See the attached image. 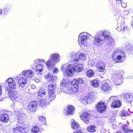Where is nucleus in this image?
<instances>
[{
	"mask_svg": "<svg viewBox=\"0 0 133 133\" xmlns=\"http://www.w3.org/2000/svg\"><path fill=\"white\" fill-rule=\"evenodd\" d=\"M35 71L37 73H39L41 75L43 69V66L41 64H38L36 65Z\"/></svg>",
	"mask_w": 133,
	"mask_h": 133,
	"instance_id": "obj_30",
	"label": "nucleus"
},
{
	"mask_svg": "<svg viewBox=\"0 0 133 133\" xmlns=\"http://www.w3.org/2000/svg\"><path fill=\"white\" fill-rule=\"evenodd\" d=\"M39 81V79H37L36 80V82H38Z\"/></svg>",
	"mask_w": 133,
	"mask_h": 133,
	"instance_id": "obj_52",
	"label": "nucleus"
},
{
	"mask_svg": "<svg viewBox=\"0 0 133 133\" xmlns=\"http://www.w3.org/2000/svg\"><path fill=\"white\" fill-rule=\"evenodd\" d=\"M77 85L69 84L67 79H64L62 80L60 85V89L63 92L71 95L77 91Z\"/></svg>",
	"mask_w": 133,
	"mask_h": 133,
	"instance_id": "obj_3",
	"label": "nucleus"
},
{
	"mask_svg": "<svg viewBox=\"0 0 133 133\" xmlns=\"http://www.w3.org/2000/svg\"><path fill=\"white\" fill-rule=\"evenodd\" d=\"M121 5L122 6L123 8H125L127 6V4L125 3L121 2Z\"/></svg>",
	"mask_w": 133,
	"mask_h": 133,
	"instance_id": "obj_42",
	"label": "nucleus"
},
{
	"mask_svg": "<svg viewBox=\"0 0 133 133\" xmlns=\"http://www.w3.org/2000/svg\"><path fill=\"white\" fill-rule=\"evenodd\" d=\"M56 88V85L55 84L53 83L49 84L48 86L49 92L48 96L54 99L56 96L54 92V91L55 90Z\"/></svg>",
	"mask_w": 133,
	"mask_h": 133,
	"instance_id": "obj_12",
	"label": "nucleus"
},
{
	"mask_svg": "<svg viewBox=\"0 0 133 133\" xmlns=\"http://www.w3.org/2000/svg\"><path fill=\"white\" fill-rule=\"evenodd\" d=\"M45 78L49 82H52L54 80V76L52 74H48L45 76Z\"/></svg>",
	"mask_w": 133,
	"mask_h": 133,
	"instance_id": "obj_29",
	"label": "nucleus"
},
{
	"mask_svg": "<svg viewBox=\"0 0 133 133\" xmlns=\"http://www.w3.org/2000/svg\"><path fill=\"white\" fill-rule=\"evenodd\" d=\"M9 95L10 98L13 101H15L20 103L23 102L22 96L16 91H10L9 93Z\"/></svg>",
	"mask_w": 133,
	"mask_h": 133,
	"instance_id": "obj_9",
	"label": "nucleus"
},
{
	"mask_svg": "<svg viewBox=\"0 0 133 133\" xmlns=\"http://www.w3.org/2000/svg\"><path fill=\"white\" fill-rule=\"evenodd\" d=\"M15 129L18 130L22 132H25V129L21 126L17 127Z\"/></svg>",
	"mask_w": 133,
	"mask_h": 133,
	"instance_id": "obj_37",
	"label": "nucleus"
},
{
	"mask_svg": "<svg viewBox=\"0 0 133 133\" xmlns=\"http://www.w3.org/2000/svg\"><path fill=\"white\" fill-rule=\"evenodd\" d=\"M106 106L105 103L102 102L98 103L97 106V109L99 112H102L106 110Z\"/></svg>",
	"mask_w": 133,
	"mask_h": 133,
	"instance_id": "obj_23",
	"label": "nucleus"
},
{
	"mask_svg": "<svg viewBox=\"0 0 133 133\" xmlns=\"http://www.w3.org/2000/svg\"><path fill=\"white\" fill-rule=\"evenodd\" d=\"M121 96L125 101L127 102L131 103L133 99V95L129 93H125L122 94Z\"/></svg>",
	"mask_w": 133,
	"mask_h": 133,
	"instance_id": "obj_17",
	"label": "nucleus"
},
{
	"mask_svg": "<svg viewBox=\"0 0 133 133\" xmlns=\"http://www.w3.org/2000/svg\"><path fill=\"white\" fill-rule=\"evenodd\" d=\"M120 96H111L107 100L108 102H111V107L113 108H119L122 105L121 102L119 99Z\"/></svg>",
	"mask_w": 133,
	"mask_h": 133,
	"instance_id": "obj_7",
	"label": "nucleus"
},
{
	"mask_svg": "<svg viewBox=\"0 0 133 133\" xmlns=\"http://www.w3.org/2000/svg\"><path fill=\"white\" fill-rule=\"evenodd\" d=\"M72 64H69L68 65L65 64L62 66L63 70V74L66 77H70L72 75L73 71L78 72H81L84 69V66L82 64H79L73 67Z\"/></svg>",
	"mask_w": 133,
	"mask_h": 133,
	"instance_id": "obj_2",
	"label": "nucleus"
},
{
	"mask_svg": "<svg viewBox=\"0 0 133 133\" xmlns=\"http://www.w3.org/2000/svg\"><path fill=\"white\" fill-rule=\"evenodd\" d=\"M54 98L48 96L43 99L40 100L39 102V105L41 106L44 107L49 104L50 102L53 100Z\"/></svg>",
	"mask_w": 133,
	"mask_h": 133,
	"instance_id": "obj_15",
	"label": "nucleus"
},
{
	"mask_svg": "<svg viewBox=\"0 0 133 133\" xmlns=\"http://www.w3.org/2000/svg\"><path fill=\"white\" fill-rule=\"evenodd\" d=\"M49 58L56 63L59 62L60 60V55L57 53H54L50 54L49 56Z\"/></svg>",
	"mask_w": 133,
	"mask_h": 133,
	"instance_id": "obj_16",
	"label": "nucleus"
},
{
	"mask_svg": "<svg viewBox=\"0 0 133 133\" xmlns=\"http://www.w3.org/2000/svg\"><path fill=\"white\" fill-rule=\"evenodd\" d=\"M56 63L50 59L48 60L45 63V65L48 70H52L56 65Z\"/></svg>",
	"mask_w": 133,
	"mask_h": 133,
	"instance_id": "obj_21",
	"label": "nucleus"
},
{
	"mask_svg": "<svg viewBox=\"0 0 133 133\" xmlns=\"http://www.w3.org/2000/svg\"><path fill=\"white\" fill-rule=\"evenodd\" d=\"M19 111H14V115H17V114H18V113H19Z\"/></svg>",
	"mask_w": 133,
	"mask_h": 133,
	"instance_id": "obj_50",
	"label": "nucleus"
},
{
	"mask_svg": "<svg viewBox=\"0 0 133 133\" xmlns=\"http://www.w3.org/2000/svg\"><path fill=\"white\" fill-rule=\"evenodd\" d=\"M40 62H43L45 63L46 62H45V61L43 59H40Z\"/></svg>",
	"mask_w": 133,
	"mask_h": 133,
	"instance_id": "obj_49",
	"label": "nucleus"
},
{
	"mask_svg": "<svg viewBox=\"0 0 133 133\" xmlns=\"http://www.w3.org/2000/svg\"><path fill=\"white\" fill-rule=\"evenodd\" d=\"M117 3H121L122 2V0H116Z\"/></svg>",
	"mask_w": 133,
	"mask_h": 133,
	"instance_id": "obj_48",
	"label": "nucleus"
},
{
	"mask_svg": "<svg viewBox=\"0 0 133 133\" xmlns=\"http://www.w3.org/2000/svg\"><path fill=\"white\" fill-rule=\"evenodd\" d=\"M129 110H130L129 109H128V111L130 112V113H132L133 112H130V111H129Z\"/></svg>",
	"mask_w": 133,
	"mask_h": 133,
	"instance_id": "obj_56",
	"label": "nucleus"
},
{
	"mask_svg": "<svg viewBox=\"0 0 133 133\" xmlns=\"http://www.w3.org/2000/svg\"><path fill=\"white\" fill-rule=\"evenodd\" d=\"M110 32L108 30L98 31L96 32L94 41V45L98 46L100 44L114 45L115 41L110 36Z\"/></svg>",
	"mask_w": 133,
	"mask_h": 133,
	"instance_id": "obj_1",
	"label": "nucleus"
},
{
	"mask_svg": "<svg viewBox=\"0 0 133 133\" xmlns=\"http://www.w3.org/2000/svg\"><path fill=\"white\" fill-rule=\"evenodd\" d=\"M2 14V10L0 9V15Z\"/></svg>",
	"mask_w": 133,
	"mask_h": 133,
	"instance_id": "obj_51",
	"label": "nucleus"
},
{
	"mask_svg": "<svg viewBox=\"0 0 133 133\" xmlns=\"http://www.w3.org/2000/svg\"><path fill=\"white\" fill-rule=\"evenodd\" d=\"M132 26H133V23H132Z\"/></svg>",
	"mask_w": 133,
	"mask_h": 133,
	"instance_id": "obj_58",
	"label": "nucleus"
},
{
	"mask_svg": "<svg viewBox=\"0 0 133 133\" xmlns=\"http://www.w3.org/2000/svg\"><path fill=\"white\" fill-rule=\"evenodd\" d=\"M113 112H114V113L115 114H114L115 115H116V114L117 113V112L116 111H113Z\"/></svg>",
	"mask_w": 133,
	"mask_h": 133,
	"instance_id": "obj_53",
	"label": "nucleus"
},
{
	"mask_svg": "<svg viewBox=\"0 0 133 133\" xmlns=\"http://www.w3.org/2000/svg\"><path fill=\"white\" fill-rule=\"evenodd\" d=\"M122 19V18L121 17H119L118 20L117 21L119 23H117L116 29L119 32L122 31L124 34H129V28L125 25V23L124 21L121 20Z\"/></svg>",
	"mask_w": 133,
	"mask_h": 133,
	"instance_id": "obj_4",
	"label": "nucleus"
},
{
	"mask_svg": "<svg viewBox=\"0 0 133 133\" xmlns=\"http://www.w3.org/2000/svg\"><path fill=\"white\" fill-rule=\"evenodd\" d=\"M86 74L88 77L90 78L94 76V72L92 70H89L87 71Z\"/></svg>",
	"mask_w": 133,
	"mask_h": 133,
	"instance_id": "obj_34",
	"label": "nucleus"
},
{
	"mask_svg": "<svg viewBox=\"0 0 133 133\" xmlns=\"http://www.w3.org/2000/svg\"><path fill=\"white\" fill-rule=\"evenodd\" d=\"M19 116L17 118L18 123L17 125H19V123L22 124L25 122L27 119L26 115L24 114H20Z\"/></svg>",
	"mask_w": 133,
	"mask_h": 133,
	"instance_id": "obj_24",
	"label": "nucleus"
},
{
	"mask_svg": "<svg viewBox=\"0 0 133 133\" xmlns=\"http://www.w3.org/2000/svg\"><path fill=\"white\" fill-rule=\"evenodd\" d=\"M94 98L93 93L92 92H90L87 95L82 97L80 99V101L84 104H86L89 102L92 101Z\"/></svg>",
	"mask_w": 133,
	"mask_h": 133,
	"instance_id": "obj_10",
	"label": "nucleus"
},
{
	"mask_svg": "<svg viewBox=\"0 0 133 133\" xmlns=\"http://www.w3.org/2000/svg\"><path fill=\"white\" fill-rule=\"evenodd\" d=\"M124 73V71L122 70L117 71L112 76L115 85H118L122 83L123 74Z\"/></svg>",
	"mask_w": 133,
	"mask_h": 133,
	"instance_id": "obj_8",
	"label": "nucleus"
},
{
	"mask_svg": "<svg viewBox=\"0 0 133 133\" xmlns=\"http://www.w3.org/2000/svg\"><path fill=\"white\" fill-rule=\"evenodd\" d=\"M125 54L122 51L117 49L115 50L112 55V58L115 59V62L117 63L122 62L125 58Z\"/></svg>",
	"mask_w": 133,
	"mask_h": 133,
	"instance_id": "obj_6",
	"label": "nucleus"
},
{
	"mask_svg": "<svg viewBox=\"0 0 133 133\" xmlns=\"http://www.w3.org/2000/svg\"><path fill=\"white\" fill-rule=\"evenodd\" d=\"M101 87L102 91L104 92H107L111 89L110 85L107 82L102 83Z\"/></svg>",
	"mask_w": 133,
	"mask_h": 133,
	"instance_id": "obj_26",
	"label": "nucleus"
},
{
	"mask_svg": "<svg viewBox=\"0 0 133 133\" xmlns=\"http://www.w3.org/2000/svg\"><path fill=\"white\" fill-rule=\"evenodd\" d=\"M129 14V12L127 10H125L124 11V14L125 15H127Z\"/></svg>",
	"mask_w": 133,
	"mask_h": 133,
	"instance_id": "obj_47",
	"label": "nucleus"
},
{
	"mask_svg": "<svg viewBox=\"0 0 133 133\" xmlns=\"http://www.w3.org/2000/svg\"><path fill=\"white\" fill-rule=\"evenodd\" d=\"M101 133H102V132H101Z\"/></svg>",
	"mask_w": 133,
	"mask_h": 133,
	"instance_id": "obj_59",
	"label": "nucleus"
},
{
	"mask_svg": "<svg viewBox=\"0 0 133 133\" xmlns=\"http://www.w3.org/2000/svg\"><path fill=\"white\" fill-rule=\"evenodd\" d=\"M54 69L53 72L54 73H56L58 72V69L57 68L54 67Z\"/></svg>",
	"mask_w": 133,
	"mask_h": 133,
	"instance_id": "obj_43",
	"label": "nucleus"
},
{
	"mask_svg": "<svg viewBox=\"0 0 133 133\" xmlns=\"http://www.w3.org/2000/svg\"><path fill=\"white\" fill-rule=\"evenodd\" d=\"M3 99L2 98H0V101H2V100Z\"/></svg>",
	"mask_w": 133,
	"mask_h": 133,
	"instance_id": "obj_57",
	"label": "nucleus"
},
{
	"mask_svg": "<svg viewBox=\"0 0 133 133\" xmlns=\"http://www.w3.org/2000/svg\"><path fill=\"white\" fill-rule=\"evenodd\" d=\"M41 63L40 62V59H36L34 62V65H36L37 64H41Z\"/></svg>",
	"mask_w": 133,
	"mask_h": 133,
	"instance_id": "obj_40",
	"label": "nucleus"
},
{
	"mask_svg": "<svg viewBox=\"0 0 133 133\" xmlns=\"http://www.w3.org/2000/svg\"><path fill=\"white\" fill-rule=\"evenodd\" d=\"M121 115L122 116H126L130 115L127 112V111H122Z\"/></svg>",
	"mask_w": 133,
	"mask_h": 133,
	"instance_id": "obj_39",
	"label": "nucleus"
},
{
	"mask_svg": "<svg viewBox=\"0 0 133 133\" xmlns=\"http://www.w3.org/2000/svg\"><path fill=\"white\" fill-rule=\"evenodd\" d=\"M70 123L71 125L72 128L74 129H78L80 126V125L77 123L73 119H72L70 120Z\"/></svg>",
	"mask_w": 133,
	"mask_h": 133,
	"instance_id": "obj_27",
	"label": "nucleus"
},
{
	"mask_svg": "<svg viewBox=\"0 0 133 133\" xmlns=\"http://www.w3.org/2000/svg\"><path fill=\"white\" fill-rule=\"evenodd\" d=\"M74 133H83L82 131L81 130H77L74 132Z\"/></svg>",
	"mask_w": 133,
	"mask_h": 133,
	"instance_id": "obj_46",
	"label": "nucleus"
},
{
	"mask_svg": "<svg viewBox=\"0 0 133 133\" xmlns=\"http://www.w3.org/2000/svg\"><path fill=\"white\" fill-rule=\"evenodd\" d=\"M38 120L39 121L44 123L46 121L45 118L43 116H40L38 117Z\"/></svg>",
	"mask_w": 133,
	"mask_h": 133,
	"instance_id": "obj_38",
	"label": "nucleus"
},
{
	"mask_svg": "<svg viewBox=\"0 0 133 133\" xmlns=\"http://www.w3.org/2000/svg\"><path fill=\"white\" fill-rule=\"evenodd\" d=\"M103 131H104V133H106V130H105V129H103Z\"/></svg>",
	"mask_w": 133,
	"mask_h": 133,
	"instance_id": "obj_55",
	"label": "nucleus"
},
{
	"mask_svg": "<svg viewBox=\"0 0 133 133\" xmlns=\"http://www.w3.org/2000/svg\"><path fill=\"white\" fill-rule=\"evenodd\" d=\"M90 84L93 87L97 88L98 87L99 84V81L97 79H94L91 81Z\"/></svg>",
	"mask_w": 133,
	"mask_h": 133,
	"instance_id": "obj_32",
	"label": "nucleus"
},
{
	"mask_svg": "<svg viewBox=\"0 0 133 133\" xmlns=\"http://www.w3.org/2000/svg\"><path fill=\"white\" fill-rule=\"evenodd\" d=\"M15 79L18 81L19 85L22 88L25 86L28 81L27 79L25 77L16 76L15 77Z\"/></svg>",
	"mask_w": 133,
	"mask_h": 133,
	"instance_id": "obj_13",
	"label": "nucleus"
},
{
	"mask_svg": "<svg viewBox=\"0 0 133 133\" xmlns=\"http://www.w3.org/2000/svg\"><path fill=\"white\" fill-rule=\"evenodd\" d=\"M89 36H91V35L86 32L81 33L79 35L78 38L79 45H82L85 47H87L88 45L87 41Z\"/></svg>",
	"mask_w": 133,
	"mask_h": 133,
	"instance_id": "obj_5",
	"label": "nucleus"
},
{
	"mask_svg": "<svg viewBox=\"0 0 133 133\" xmlns=\"http://www.w3.org/2000/svg\"><path fill=\"white\" fill-rule=\"evenodd\" d=\"M10 8L6 7L4 8L2 10V14L3 16H6L8 14L10 10Z\"/></svg>",
	"mask_w": 133,
	"mask_h": 133,
	"instance_id": "obj_33",
	"label": "nucleus"
},
{
	"mask_svg": "<svg viewBox=\"0 0 133 133\" xmlns=\"http://www.w3.org/2000/svg\"><path fill=\"white\" fill-rule=\"evenodd\" d=\"M97 69L100 72H102L103 74L105 72V63L102 62H99L97 64Z\"/></svg>",
	"mask_w": 133,
	"mask_h": 133,
	"instance_id": "obj_20",
	"label": "nucleus"
},
{
	"mask_svg": "<svg viewBox=\"0 0 133 133\" xmlns=\"http://www.w3.org/2000/svg\"><path fill=\"white\" fill-rule=\"evenodd\" d=\"M90 115L88 112H83L80 116V117L81 120L86 124L89 123Z\"/></svg>",
	"mask_w": 133,
	"mask_h": 133,
	"instance_id": "obj_14",
	"label": "nucleus"
},
{
	"mask_svg": "<svg viewBox=\"0 0 133 133\" xmlns=\"http://www.w3.org/2000/svg\"><path fill=\"white\" fill-rule=\"evenodd\" d=\"M21 76H26L28 78H31L34 76V73L31 70H24L20 74Z\"/></svg>",
	"mask_w": 133,
	"mask_h": 133,
	"instance_id": "obj_19",
	"label": "nucleus"
},
{
	"mask_svg": "<svg viewBox=\"0 0 133 133\" xmlns=\"http://www.w3.org/2000/svg\"><path fill=\"white\" fill-rule=\"evenodd\" d=\"M96 126L95 125L92 124L88 127L87 130L88 132H94L96 131Z\"/></svg>",
	"mask_w": 133,
	"mask_h": 133,
	"instance_id": "obj_31",
	"label": "nucleus"
},
{
	"mask_svg": "<svg viewBox=\"0 0 133 133\" xmlns=\"http://www.w3.org/2000/svg\"><path fill=\"white\" fill-rule=\"evenodd\" d=\"M126 47L127 48L131 50H132L133 49L132 47L130 46V45H129L128 46L126 45Z\"/></svg>",
	"mask_w": 133,
	"mask_h": 133,
	"instance_id": "obj_44",
	"label": "nucleus"
},
{
	"mask_svg": "<svg viewBox=\"0 0 133 133\" xmlns=\"http://www.w3.org/2000/svg\"><path fill=\"white\" fill-rule=\"evenodd\" d=\"M116 133H122L120 131H119L118 132H116Z\"/></svg>",
	"mask_w": 133,
	"mask_h": 133,
	"instance_id": "obj_54",
	"label": "nucleus"
},
{
	"mask_svg": "<svg viewBox=\"0 0 133 133\" xmlns=\"http://www.w3.org/2000/svg\"><path fill=\"white\" fill-rule=\"evenodd\" d=\"M39 127L38 126H33L31 129V131L33 133H37L39 131Z\"/></svg>",
	"mask_w": 133,
	"mask_h": 133,
	"instance_id": "obj_35",
	"label": "nucleus"
},
{
	"mask_svg": "<svg viewBox=\"0 0 133 133\" xmlns=\"http://www.w3.org/2000/svg\"><path fill=\"white\" fill-rule=\"evenodd\" d=\"M46 92L45 90H42L41 89L38 92V96L40 97L44 96L45 95Z\"/></svg>",
	"mask_w": 133,
	"mask_h": 133,
	"instance_id": "obj_36",
	"label": "nucleus"
},
{
	"mask_svg": "<svg viewBox=\"0 0 133 133\" xmlns=\"http://www.w3.org/2000/svg\"><path fill=\"white\" fill-rule=\"evenodd\" d=\"M124 130L126 132H133V130H131L128 128H124Z\"/></svg>",
	"mask_w": 133,
	"mask_h": 133,
	"instance_id": "obj_41",
	"label": "nucleus"
},
{
	"mask_svg": "<svg viewBox=\"0 0 133 133\" xmlns=\"http://www.w3.org/2000/svg\"><path fill=\"white\" fill-rule=\"evenodd\" d=\"M79 52L77 53H72L71 54V58L77 62L79 59L84 60L86 58V55L83 53L79 54Z\"/></svg>",
	"mask_w": 133,
	"mask_h": 133,
	"instance_id": "obj_11",
	"label": "nucleus"
},
{
	"mask_svg": "<svg viewBox=\"0 0 133 133\" xmlns=\"http://www.w3.org/2000/svg\"><path fill=\"white\" fill-rule=\"evenodd\" d=\"M66 112L65 114L67 115H72L73 114L74 111V108L72 105H69L67 108Z\"/></svg>",
	"mask_w": 133,
	"mask_h": 133,
	"instance_id": "obj_28",
	"label": "nucleus"
},
{
	"mask_svg": "<svg viewBox=\"0 0 133 133\" xmlns=\"http://www.w3.org/2000/svg\"><path fill=\"white\" fill-rule=\"evenodd\" d=\"M71 84L74 85H77V89L78 91V89H79V87H81V85H83L84 82L83 80L82 79L80 78H78L74 79L73 81L72 82Z\"/></svg>",
	"mask_w": 133,
	"mask_h": 133,
	"instance_id": "obj_22",
	"label": "nucleus"
},
{
	"mask_svg": "<svg viewBox=\"0 0 133 133\" xmlns=\"http://www.w3.org/2000/svg\"><path fill=\"white\" fill-rule=\"evenodd\" d=\"M37 103L34 101L31 102L28 106V110L30 112H35L37 109Z\"/></svg>",
	"mask_w": 133,
	"mask_h": 133,
	"instance_id": "obj_18",
	"label": "nucleus"
},
{
	"mask_svg": "<svg viewBox=\"0 0 133 133\" xmlns=\"http://www.w3.org/2000/svg\"><path fill=\"white\" fill-rule=\"evenodd\" d=\"M5 82H7L9 86L11 88L15 89L17 87L15 81L11 78H8Z\"/></svg>",
	"mask_w": 133,
	"mask_h": 133,
	"instance_id": "obj_25",
	"label": "nucleus"
},
{
	"mask_svg": "<svg viewBox=\"0 0 133 133\" xmlns=\"http://www.w3.org/2000/svg\"><path fill=\"white\" fill-rule=\"evenodd\" d=\"M31 87L32 89H35L36 88V86L34 84L31 85Z\"/></svg>",
	"mask_w": 133,
	"mask_h": 133,
	"instance_id": "obj_45",
	"label": "nucleus"
}]
</instances>
